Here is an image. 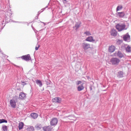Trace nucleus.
<instances>
[{"label": "nucleus", "instance_id": "obj_1", "mask_svg": "<svg viewBox=\"0 0 131 131\" xmlns=\"http://www.w3.org/2000/svg\"><path fill=\"white\" fill-rule=\"evenodd\" d=\"M126 26L124 24H118L116 26V28L119 31L126 29Z\"/></svg>", "mask_w": 131, "mask_h": 131}, {"label": "nucleus", "instance_id": "obj_2", "mask_svg": "<svg viewBox=\"0 0 131 131\" xmlns=\"http://www.w3.org/2000/svg\"><path fill=\"white\" fill-rule=\"evenodd\" d=\"M111 62L113 65H118L120 62V60L116 58H112L110 60Z\"/></svg>", "mask_w": 131, "mask_h": 131}, {"label": "nucleus", "instance_id": "obj_3", "mask_svg": "<svg viewBox=\"0 0 131 131\" xmlns=\"http://www.w3.org/2000/svg\"><path fill=\"white\" fill-rule=\"evenodd\" d=\"M21 58L26 61H28L31 60V57L29 54L23 56L21 57Z\"/></svg>", "mask_w": 131, "mask_h": 131}, {"label": "nucleus", "instance_id": "obj_4", "mask_svg": "<svg viewBox=\"0 0 131 131\" xmlns=\"http://www.w3.org/2000/svg\"><path fill=\"white\" fill-rule=\"evenodd\" d=\"M58 122V119L56 118H53L51 120L50 122L51 126L56 125Z\"/></svg>", "mask_w": 131, "mask_h": 131}, {"label": "nucleus", "instance_id": "obj_5", "mask_svg": "<svg viewBox=\"0 0 131 131\" xmlns=\"http://www.w3.org/2000/svg\"><path fill=\"white\" fill-rule=\"evenodd\" d=\"M82 47L84 50H86L91 48L90 44L86 42H84L82 43Z\"/></svg>", "mask_w": 131, "mask_h": 131}, {"label": "nucleus", "instance_id": "obj_6", "mask_svg": "<svg viewBox=\"0 0 131 131\" xmlns=\"http://www.w3.org/2000/svg\"><path fill=\"white\" fill-rule=\"evenodd\" d=\"M116 15L117 17L119 18H122L124 16L125 14L124 12H117L116 13Z\"/></svg>", "mask_w": 131, "mask_h": 131}, {"label": "nucleus", "instance_id": "obj_7", "mask_svg": "<svg viewBox=\"0 0 131 131\" xmlns=\"http://www.w3.org/2000/svg\"><path fill=\"white\" fill-rule=\"evenodd\" d=\"M42 128L44 131H51L52 127L51 126L49 125L44 126Z\"/></svg>", "mask_w": 131, "mask_h": 131}, {"label": "nucleus", "instance_id": "obj_8", "mask_svg": "<svg viewBox=\"0 0 131 131\" xmlns=\"http://www.w3.org/2000/svg\"><path fill=\"white\" fill-rule=\"evenodd\" d=\"M61 99L60 97H56L52 99V101L53 102L60 103L61 102Z\"/></svg>", "mask_w": 131, "mask_h": 131}, {"label": "nucleus", "instance_id": "obj_9", "mask_svg": "<svg viewBox=\"0 0 131 131\" xmlns=\"http://www.w3.org/2000/svg\"><path fill=\"white\" fill-rule=\"evenodd\" d=\"M10 103L12 107L15 108L16 106L15 101L14 99H12L10 100Z\"/></svg>", "mask_w": 131, "mask_h": 131}, {"label": "nucleus", "instance_id": "obj_10", "mask_svg": "<svg viewBox=\"0 0 131 131\" xmlns=\"http://www.w3.org/2000/svg\"><path fill=\"white\" fill-rule=\"evenodd\" d=\"M115 47L113 45H111L109 47L108 51L110 53H112L115 50Z\"/></svg>", "mask_w": 131, "mask_h": 131}, {"label": "nucleus", "instance_id": "obj_11", "mask_svg": "<svg viewBox=\"0 0 131 131\" xmlns=\"http://www.w3.org/2000/svg\"><path fill=\"white\" fill-rule=\"evenodd\" d=\"M123 38L124 40L125 41L129 42L130 41V36L127 34V33L124 36Z\"/></svg>", "mask_w": 131, "mask_h": 131}, {"label": "nucleus", "instance_id": "obj_12", "mask_svg": "<svg viewBox=\"0 0 131 131\" xmlns=\"http://www.w3.org/2000/svg\"><path fill=\"white\" fill-rule=\"evenodd\" d=\"M86 41L93 42L95 41V40L94 39L93 37L92 36H90L87 37L85 39Z\"/></svg>", "mask_w": 131, "mask_h": 131}, {"label": "nucleus", "instance_id": "obj_13", "mask_svg": "<svg viewBox=\"0 0 131 131\" xmlns=\"http://www.w3.org/2000/svg\"><path fill=\"white\" fill-rule=\"evenodd\" d=\"M26 96V94L24 93H21L19 95V98L21 99H24Z\"/></svg>", "mask_w": 131, "mask_h": 131}, {"label": "nucleus", "instance_id": "obj_14", "mask_svg": "<svg viewBox=\"0 0 131 131\" xmlns=\"http://www.w3.org/2000/svg\"><path fill=\"white\" fill-rule=\"evenodd\" d=\"M117 56L119 58H121L124 57V55L121 52L118 51L117 53Z\"/></svg>", "mask_w": 131, "mask_h": 131}, {"label": "nucleus", "instance_id": "obj_15", "mask_svg": "<svg viewBox=\"0 0 131 131\" xmlns=\"http://www.w3.org/2000/svg\"><path fill=\"white\" fill-rule=\"evenodd\" d=\"M42 127L41 124H37L35 126V128L37 130H40L41 128Z\"/></svg>", "mask_w": 131, "mask_h": 131}, {"label": "nucleus", "instance_id": "obj_16", "mask_svg": "<svg viewBox=\"0 0 131 131\" xmlns=\"http://www.w3.org/2000/svg\"><path fill=\"white\" fill-rule=\"evenodd\" d=\"M111 33L112 36H114L117 35V32L115 30H113L111 31Z\"/></svg>", "mask_w": 131, "mask_h": 131}, {"label": "nucleus", "instance_id": "obj_17", "mask_svg": "<svg viewBox=\"0 0 131 131\" xmlns=\"http://www.w3.org/2000/svg\"><path fill=\"white\" fill-rule=\"evenodd\" d=\"M84 87L83 86V85L82 84L81 85L79 86L78 87V90L79 91H80L84 89Z\"/></svg>", "mask_w": 131, "mask_h": 131}, {"label": "nucleus", "instance_id": "obj_18", "mask_svg": "<svg viewBox=\"0 0 131 131\" xmlns=\"http://www.w3.org/2000/svg\"><path fill=\"white\" fill-rule=\"evenodd\" d=\"M24 123L22 122H20L19 124L18 128L20 130L22 129L24 126Z\"/></svg>", "mask_w": 131, "mask_h": 131}, {"label": "nucleus", "instance_id": "obj_19", "mask_svg": "<svg viewBox=\"0 0 131 131\" xmlns=\"http://www.w3.org/2000/svg\"><path fill=\"white\" fill-rule=\"evenodd\" d=\"M31 116L34 118L35 119L38 117V115L37 114L32 113L31 114Z\"/></svg>", "mask_w": 131, "mask_h": 131}, {"label": "nucleus", "instance_id": "obj_20", "mask_svg": "<svg viewBox=\"0 0 131 131\" xmlns=\"http://www.w3.org/2000/svg\"><path fill=\"white\" fill-rule=\"evenodd\" d=\"M81 23V22H78L76 23L75 25V27L76 29L78 28L80 26Z\"/></svg>", "mask_w": 131, "mask_h": 131}, {"label": "nucleus", "instance_id": "obj_21", "mask_svg": "<svg viewBox=\"0 0 131 131\" xmlns=\"http://www.w3.org/2000/svg\"><path fill=\"white\" fill-rule=\"evenodd\" d=\"M123 8V6L122 5H119L117 6L116 9V11L117 12L118 11L121 10Z\"/></svg>", "mask_w": 131, "mask_h": 131}, {"label": "nucleus", "instance_id": "obj_22", "mask_svg": "<svg viewBox=\"0 0 131 131\" xmlns=\"http://www.w3.org/2000/svg\"><path fill=\"white\" fill-rule=\"evenodd\" d=\"M34 127L32 126L29 127L27 129L28 131H34Z\"/></svg>", "mask_w": 131, "mask_h": 131}, {"label": "nucleus", "instance_id": "obj_23", "mask_svg": "<svg viewBox=\"0 0 131 131\" xmlns=\"http://www.w3.org/2000/svg\"><path fill=\"white\" fill-rule=\"evenodd\" d=\"M36 83L37 84L39 85L40 87H41L42 85V83L41 81L39 80H37L36 81Z\"/></svg>", "mask_w": 131, "mask_h": 131}, {"label": "nucleus", "instance_id": "obj_24", "mask_svg": "<svg viewBox=\"0 0 131 131\" xmlns=\"http://www.w3.org/2000/svg\"><path fill=\"white\" fill-rule=\"evenodd\" d=\"M126 50L127 52H130L131 51V48L128 46L126 48Z\"/></svg>", "mask_w": 131, "mask_h": 131}, {"label": "nucleus", "instance_id": "obj_25", "mask_svg": "<svg viewBox=\"0 0 131 131\" xmlns=\"http://www.w3.org/2000/svg\"><path fill=\"white\" fill-rule=\"evenodd\" d=\"M123 72L122 71H120L118 73V76L119 78H122L123 77Z\"/></svg>", "mask_w": 131, "mask_h": 131}, {"label": "nucleus", "instance_id": "obj_26", "mask_svg": "<svg viewBox=\"0 0 131 131\" xmlns=\"http://www.w3.org/2000/svg\"><path fill=\"white\" fill-rule=\"evenodd\" d=\"M84 34L86 36H89L91 35V34L90 32L88 31H86L84 33Z\"/></svg>", "mask_w": 131, "mask_h": 131}, {"label": "nucleus", "instance_id": "obj_27", "mask_svg": "<svg viewBox=\"0 0 131 131\" xmlns=\"http://www.w3.org/2000/svg\"><path fill=\"white\" fill-rule=\"evenodd\" d=\"M7 121L5 120L4 119H0V123H2L5 122V123H7Z\"/></svg>", "mask_w": 131, "mask_h": 131}, {"label": "nucleus", "instance_id": "obj_28", "mask_svg": "<svg viewBox=\"0 0 131 131\" xmlns=\"http://www.w3.org/2000/svg\"><path fill=\"white\" fill-rule=\"evenodd\" d=\"M21 85H23V86H24L25 85H26L27 84L26 83V81H21Z\"/></svg>", "mask_w": 131, "mask_h": 131}, {"label": "nucleus", "instance_id": "obj_29", "mask_svg": "<svg viewBox=\"0 0 131 131\" xmlns=\"http://www.w3.org/2000/svg\"><path fill=\"white\" fill-rule=\"evenodd\" d=\"M2 128L3 131H5L7 130V127L6 126H4L2 127Z\"/></svg>", "mask_w": 131, "mask_h": 131}, {"label": "nucleus", "instance_id": "obj_30", "mask_svg": "<svg viewBox=\"0 0 131 131\" xmlns=\"http://www.w3.org/2000/svg\"><path fill=\"white\" fill-rule=\"evenodd\" d=\"M40 47V46L39 45H37V46H36L35 48V50H37Z\"/></svg>", "mask_w": 131, "mask_h": 131}, {"label": "nucleus", "instance_id": "obj_31", "mask_svg": "<svg viewBox=\"0 0 131 131\" xmlns=\"http://www.w3.org/2000/svg\"><path fill=\"white\" fill-rule=\"evenodd\" d=\"M82 83L81 81H78L77 82V84L78 85L79 84H81Z\"/></svg>", "mask_w": 131, "mask_h": 131}, {"label": "nucleus", "instance_id": "obj_32", "mask_svg": "<svg viewBox=\"0 0 131 131\" xmlns=\"http://www.w3.org/2000/svg\"><path fill=\"white\" fill-rule=\"evenodd\" d=\"M62 1L64 4H66L67 3V1L66 0H62Z\"/></svg>", "mask_w": 131, "mask_h": 131}, {"label": "nucleus", "instance_id": "obj_33", "mask_svg": "<svg viewBox=\"0 0 131 131\" xmlns=\"http://www.w3.org/2000/svg\"><path fill=\"white\" fill-rule=\"evenodd\" d=\"M91 90H92V88H90Z\"/></svg>", "mask_w": 131, "mask_h": 131}]
</instances>
